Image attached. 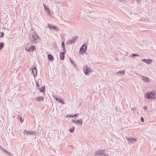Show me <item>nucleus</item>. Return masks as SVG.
Instances as JSON below:
<instances>
[{
	"mask_svg": "<svg viewBox=\"0 0 156 156\" xmlns=\"http://www.w3.org/2000/svg\"><path fill=\"white\" fill-rule=\"evenodd\" d=\"M38 38V36L35 32L30 34L29 35V41L32 43H35L36 40Z\"/></svg>",
	"mask_w": 156,
	"mask_h": 156,
	"instance_id": "obj_1",
	"label": "nucleus"
},
{
	"mask_svg": "<svg viewBox=\"0 0 156 156\" xmlns=\"http://www.w3.org/2000/svg\"><path fill=\"white\" fill-rule=\"evenodd\" d=\"M95 156H108V154L105 153V150L100 149L95 151Z\"/></svg>",
	"mask_w": 156,
	"mask_h": 156,
	"instance_id": "obj_2",
	"label": "nucleus"
},
{
	"mask_svg": "<svg viewBox=\"0 0 156 156\" xmlns=\"http://www.w3.org/2000/svg\"><path fill=\"white\" fill-rule=\"evenodd\" d=\"M84 72L85 74L87 75L89 74L90 73H91L94 71L90 68L88 66H86L83 69Z\"/></svg>",
	"mask_w": 156,
	"mask_h": 156,
	"instance_id": "obj_3",
	"label": "nucleus"
},
{
	"mask_svg": "<svg viewBox=\"0 0 156 156\" xmlns=\"http://www.w3.org/2000/svg\"><path fill=\"white\" fill-rule=\"evenodd\" d=\"M146 97L148 99H154L155 98L154 94L152 92L147 93L146 94Z\"/></svg>",
	"mask_w": 156,
	"mask_h": 156,
	"instance_id": "obj_4",
	"label": "nucleus"
},
{
	"mask_svg": "<svg viewBox=\"0 0 156 156\" xmlns=\"http://www.w3.org/2000/svg\"><path fill=\"white\" fill-rule=\"evenodd\" d=\"M126 139L127 140L128 143L130 144H134L135 141L137 140V138H135L129 137L128 136L126 137Z\"/></svg>",
	"mask_w": 156,
	"mask_h": 156,
	"instance_id": "obj_5",
	"label": "nucleus"
},
{
	"mask_svg": "<svg viewBox=\"0 0 156 156\" xmlns=\"http://www.w3.org/2000/svg\"><path fill=\"white\" fill-rule=\"evenodd\" d=\"M87 49V45L84 44L81 47L79 51V53H81L82 54H84L86 52Z\"/></svg>",
	"mask_w": 156,
	"mask_h": 156,
	"instance_id": "obj_6",
	"label": "nucleus"
},
{
	"mask_svg": "<svg viewBox=\"0 0 156 156\" xmlns=\"http://www.w3.org/2000/svg\"><path fill=\"white\" fill-rule=\"evenodd\" d=\"M142 61L148 64H151L152 62V60L151 59H142Z\"/></svg>",
	"mask_w": 156,
	"mask_h": 156,
	"instance_id": "obj_7",
	"label": "nucleus"
},
{
	"mask_svg": "<svg viewBox=\"0 0 156 156\" xmlns=\"http://www.w3.org/2000/svg\"><path fill=\"white\" fill-rule=\"evenodd\" d=\"M32 71L34 78H35L37 76V70L36 68V67H33Z\"/></svg>",
	"mask_w": 156,
	"mask_h": 156,
	"instance_id": "obj_8",
	"label": "nucleus"
},
{
	"mask_svg": "<svg viewBox=\"0 0 156 156\" xmlns=\"http://www.w3.org/2000/svg\"><path fill=\"white\" fill-rule=\"evenodd\" d=\"M141 76V79L145 83H149L150 81V79L147 77L143 76Z\"/></svg>",
	"mask_w": 156,
	"mask_h": 156,
	"instance_id": "obj_9",
	"label": "nucleus"
},
{
	"mask_svg": "<svg viewBox=\"0 0 156 156\" xmlns=\"http://www.w3.org/2000/svg\"><path fill=\"white\" fill-rule=\"evenodd\" d=\"M48 27L50 28V29L56 31H57L58 30V29L57 27L56 26H52L51 25L48 24Z\"/></svg>",
	"mask_w": 156,
	"mask_h": 156,
	"instance_id": "obj_10",
	"label": "nucleus"
},
{
	"mask_svg": "<svg viewBox=\"0 0 156 156\" xmlns=\"http://www.w3.org/2000/svg\"><path fill=\"white\" fill-rule=\"evenodd\" d=\"M77 37H73L72 39L69 40V43H68L69 44H71L72 43H74L75 42V41L77 38Z\"/></svg>",
	"mask_w": 156,
	"mask_h": 156,
	"instance_id": "obj_11",
	"label": "nucleus"
},
{
	"mask_svg": "<svg viewBox=\"0 0 156 156\" xmlns=\"http://www.w3.org/2000/svg\"><path fill=\"white\" fill-rule=\"evenodd\" d=\"M66 52V51H63V52H61L60 53V58L62 60H63L64 58V54Z\"/></svg>",
	"mask_w": 156,
	"mask_h": 156,
	"instance_id": "obj_12",
	"label": "nucleus"
},
{
	"mask_svg": "<svg viewBox=\"0 0 156 156\" xmlns=\"http://www.w3.org/2000/svg\"><path fill=\"white\" fill-rule=\"evenodd\" d=\"M48 59L49 61H51V62L53 61V59H54L53 56L51 54H49L48 55Z\"/></svg>",
	"mask_w": 156,
	"mask_h": 156,
	"instance_id": "obj_13",
	"label": "nucleus"
},
{
	"mask_svg": "<svg viewBox=\"0 0 156 156\" xmlns=\"http://www.w3.org/2000/svg\"><path fill=\"white\" fill-rule=\"evenodd\" d=\"M36 100L38 101H43L44 100V97L42 96L37 97L36 98Z\"/></svg>",
	"mask_w": 156,
	"mask_h": 156,
	"instance_id": "obj_14",
	"label": "nucleus"
},
{
	"mask_svg": "<svg viewBox=\"0 0 156 156\" xmlns=\"http://www.w3.org/2000/svg\"><path fill=\"white\" fill-rule=\"evenodd\" d=\"M43 5L44 6L45 10L48 14H50V12L49 9L44 4H43Z\"/></svg>",
	"mask_w": 156,
	"mask_h": 156,
	"instance_id": "obj_15",
	"label": "nucleus"
},
{
	"mask_svg": "<svg viewBox=\"0 0 156 156\" xmlns=\"http://www.w3.org/2000/svg\"><path fill=\"white\" fill-rule=\"evenodd\" d=\"M125 73V71H119L117 73V74L118 76H120L124 74Z\"/></svg>",
	"mask_w": 156,
	"mask_h": 156,
	"instance_id": "obj_16",
	"label": "nucleus"
},
{
	"mask_svg": "<svg viewBox=\"0 0 156 156\" xmlns=\"http://www.w3.org/2000/svg\"><path fill=\"white\" fill-rule=\"evenodd\" d=\"M39 90L42 92H44L45 91V86H44L42 87L41 88H39Z\"/></svg>",
	"mask_w": 156,
	"mask_h": 156,
	"instance_id": "obj_17",
	"label": "nucleus"
},
{
	"mask_svg": "<svg viewBox=\"0 0 156 156\" xmlns=\"http://www.w3.org/2000/svg\"><path fill=\"white\" fill-rule=\"evenodd\" d=\"M35 47L34 45H32L30 47V50L32 51L35 50Z\"/></svg>",
	"mask_w": 156,
	"mask_h": 156,
	"instance_id": "obj_18",
	"label": "nucleus"
},
{
	"mask_svg": "<svg viewBox=\"0 0 156 156\" xmlns=\"http://www.w3.org/2000/svg\"><path fill=\"white\" fill-rule=\"evenodd\" d=\"M139 56V55L138 54H132L131 55H130V56L133 58H134V57L138 56Z\"/></svg>",
	"mask_w": 156,
	"mask_h": 156,
	"instance_id": "obj_19",
	"label": "nucleus"
},
{
	"mask_svg": "<svg viewBox=\"0 0 156 156\" xmlns=\"http://www.w3.org/2000/svg\"><path fill=\"white\" fill-rule=\"evenodd\" d=\"M76 123L77 124H79L80 125H81L82 123V120L81 119V120H79L76 121Z\"/></svg>",
	"mask_w": 156,
	"mask_h": 156,
	"instance_id": "obj_20",
	"label": "nucleus"
},
{
	"mask_svg": "<svg viewBox=\"0 0 156 156\" xmlns=\"http://www.w3.org/2000/svg\"><path fill=\"white\" fill-rule=\"evenodd\" d=\"M62 47L63 49V51H66V49L65 48V44L64 42H62Z\"/></svg>",
	"mask_w": 156,
	"mask_h": 156,
	"instance_id": "obj_21",
	"label": "nucleus"
},
{
	"mask_svg": "<svg viewBox=\"0 0 156 156\" xmlns=\"http://www.w3.org/2000/svg\"><path fill=\"white\" fill-rule=\"evenodd\" d=\"M35 133V132L33 131L29 132L28 135H33Z\"/></svg>",
	"mask_w": 156,
	"mask_h": 156,
	"instance_id": "obj_22",
	"label": "nucleus"
},
{
	"mask_svg": "<svg viewBox=\"0 0 156 156\" xmlns=\"http://www.w3.org/2000/svg\"><path fill=\"white\" fill-rule=\"evenodd\" d=\"M23 132L24 134L28 135L29 131L25 129L23 131Z\"/></svg>",
	"mask_w": 156,
	"mask_h": 156,
	"instance_id": "obj_23",
	"label": "nucleus"
},
{
	"mask_svg": "<svg viewBox=\"0 0 156 156\" xmlns=\"http://www.w3.org/2000/svg\"><path fill=\"white\" fill-rule=\"evenodd\" d=\"M74 130V127H73L72 128L70 129L69 131L71 132H73Z\"/></svg>",
	"mask_w": 156,
	"mask_h": 156,
	"instance_id": "obj_24",
	"label": "nucleus"
},
{
	"mask_svg": "<svg viewBox=\"0 0 156 156\" xmlns=\"http://www.w3.org/2000/svg\"><path fill=\"white\" fill-rule=\"evenodd\" d=\"M25 49L28 52H30V48H29V47H26L25 48Z\"/></svg>",
	"mask_w": 156,
	"mask_h": 156,
	"instance_id": "obj_25",
	"label": "nucleus"
},
{
	"mask_svg": "<svg viewBox=\"0 0 156 156\" xmlns=\"http://www.w3.org/2000/svg\"><path fill=\"white\" fill-rule=\"evenodd\" d=\"M56 6L57 7H60V3H59V2H56Z\"/></svg>",
	"mask_w": 156,
	"mask_h": 156,
	"instance_id": "obj_26",
	"label": "nucleus"
},
{
	"mask_svg": "<svg viewBox=\"0 0 156 156\" xmlns=\"http://www.w3.org/2000/svg\"><path fill=\"white\" fill-rule=\"evenodd\" d=\"M3 44L2 43H0V50L3 48Z\"/></svg>",
	"mask_w": 156,
	"mask_h": 156,
	"instance_id": "obj_27",
	"label": "nucleus"
},
{
	"mask_svg": "<svg viewBox=\"0 0 156 156\" xmlns=\"http://www.w3.org/2000/svg\"><path fill=\"white\" fill-rule=\"evenodd\" d=\"M35 83H36V84L37 87H39V85L38 83V81H35Z\"/></svg>",
	"mask_w": 156,
	"mask_h": 156,
	"instance_id": "obj_28",
	"label": "nucleus"
},
{
	"mask_svg": "<svg viewBox=\"0 0 156 156\" xmlns=\"http://www.w3.org/2000/svg\"><path fill=\"white\" fill-rule=\"evenodd\" d=\"M69 59H70V61L71 62L72 64H73V63H74V62L73 60L71 58H70Z\"/></svg>",
	"mask_w": 156,
	"mask_h": 156,
	"instance_id": "obj_29",
	"label": "nucleus"
},
{
	"mask_svg": "<svg viewBox=\"0 0 156 156\" xmlns=\"http://www.w3.org/2000/svg\"><path fill=\"white\" fill-rule=\"evenodd\" d=\"M66 117H72L73 118V116L72 115H66Z\"/></svg>",
	"mask_w": 156,
	"mask_h": 156,
	"instance_id": "obj_30",
	"label": "nucleus"
},
{
	"mask_svg": "<svg viewBox=\"0 0 156 156\" xmlns=\"http://www.w3.org/2000/svg\"><path fill=\"white\" fill-rule=\"evenodd\" d=\"M59 101L62 103V104H64V102L62 100V99L61 98L60 100H59Z\"/></svg>",
	"mask_w": 156,
	"mask_h": 156,
	"instance_id": "obj_31",
	"label": "nucleus"
},
{
	"mask_svg": "<svg viewBox=\"0 0 156 156\" xmlns=\"http://www.w3.org/2000/svg\"><path fill=\"white\" fill-rule=\"evenodd\" d=\"M72 122L74 123H76V121H75V120H73V119H72Z\"/></svg>",
	"mask_w": 156,
	"mask_h": 156,
	"instance_id": "obj_32",
	"label": "nucleus"
},
{
	"mask_svg": "<svg viewBox=\"0 0 156 156\" xmlns=\"http://www.w3.org/2000/svg\"><path fill=\"white\" fill-rule=\"evenodd\" d=\"M1 36H0V37H2L3 36L4 34V33L2 32H1Z\"/></svg>",
	"mask_w": 156,
	"mask_h": 156,
	"instance_id": "obj_33",
	"label": "nucleus"
},
{
	"mask_svg": "<svg viewBox=\"0 0 156 156\" xmlns=\"http://www.w3.org/2000/svg\"><path fill=\"white\" fill-rule=\"evenodd\" d=\"M141 121L142 122H144V118H143V117H141Z\"/></svg>",
	"mask_w": 156,
	"mask_h": 156,
	"instance_id": "obj_34",
	"label": "nucleus"
},
{
	"mask_svg": "<svg viewBox=\"0 0 156 156\" xmlns=\"http://www.w3.org/2000/svg\"><path fill=\"white\" fill-rule=\"evenodd\" d=\"M79 115V113H78L77 114L76 113L73 116V117H77V116L78 115Z\"/></svg>",
	"mask_w": 156,
	"mask_h": 156,
	"instance_id": "obj_35",
	"label": "nucleus"
},
{
	"mask_svg": "<svg viewBox=\"0 0 156 156\" xmlns=\"http://www.w3.org/2000/svg\"><path fill=\"white\" fill-rule=\"evenodd\" d=\"M54 98L56 100V101L58 100V98L56 97V96L54 97Z\"/></svg>",
	"mask_w": 156,
	"mask_h": 156,
	"instance_id": "obj_36",
	"label": "nucleus"
},
{
	"mask_svg": "<svg viewBox=\"0 0 156 156\" xmlns=\"http://www.w3.org/2000/svg\"><path fill=\"white\" fill-rule=\"evenodd\" d=\"M136 1L137 3H139L141 1V0H136Z\"/></svg>",
	"mask_w": 156,
	"mask_h": 156,
	"instance_id": "obj_37",
	"label": "nucleus"
},
{
	"mask_svg": "<svg viewBox=\"0 0 156 156\" xmlns=\"http://www.w3.org/2000/svg\"><path fill=\"white\" fill-rule=\"evenodd\" d=\"M144 108L145 109V110H146L147 109V106H145L144 107Z\"/></svg>",
	"mask_w": 156,
	"mask_h": 156,
	"instance_id": "obj_38",
	"label": "nucleus"
},
{
	"mask_svg": "<svg viewBox=\"0 0 156 156\" xmlns=\"http://www.w3.org/2000/svg\"><path fill=\"white\" fill-rule=\"evenodd\" d=\"M20 121L21 122H22L23 121V120H22V118H20Z\"/></svg>",
	"mask_w": 156,
	"mask_h": 156,
	"instance_id": "obj_39",
	"label": "nucleus"
},
{
	"mask_svg": "<svg viewBox=\"0 0 156 156\" xmlns=\"http://www.w3.org/2000/svg\"><path fill=\"white\" fill-rule=\"evenodd\" d=\"M4 151L5 152H7V151H6V150H4Z\"/></svg>",
	"mask_w": 156,
	"mask_h": 156,
	"instance_id": "obj_40",
	"label": "nucleus"
},
{
	"mask_svg": "<svg viewBox=\"0 0 156 156\" xmlns=\"http://www.w3.org/2000/svg\"><path fill=\"white\" fill-rule=\"evenodd\" d=\"M144 1H147L148 0H144Z\"/></svg>",
	"mask_w": 156,
	"mask_h": 156,
	"instance_id": "obj_41",
	"label": "nucleus"
},
{
	"mask_svg": "<svg viewBox=\"0 0 156 156\" xmlns=\"http://www.w3.org/2000/svg\"><path fill=\"white\" fill-rule=\"evenodd\" d=\"M52 156H54V155H53Z\"/></svg>",
	"mask_w": 156,
	"mask_h": 156,
	"instance_id": "obj_42",
	"label": "nucleus"
}]
</instances>
